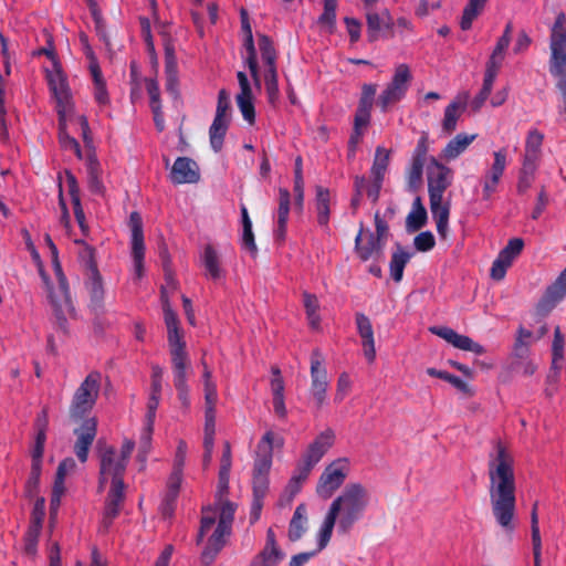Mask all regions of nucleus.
<instances>
[{"label": "nucleus", "instance_id": "7ed1b4c3", "mask_svg": "<svg viewBox=\"0 0 566 566\" xmlns=\"http://www.w3.org/2000/svg\"><path fill=\"white\" fill-rule=\"evenodd\" d=\"M134 448L135 442L126 439L119 451L111 446L99 450L98 491L107 490L102 518L104 530L111 526L123 507L126 489L124 475Z\"/></svg>", "mask_w": 566, "mask_h": 566}, {"label": "nucleus", "instance_id": "4c0bfd02", "mask_svg": "<svg viewBox=\"0 0 566 566\" xmlns=\"http://www.w3.org/2000/svg\"><path fill=\"white\" fill-rule=\"evenodd\" d=\"M390 161V151L381 146L376 148L373 166L370 168V178L377 181H384Z\"/></svg>", "mask_w": 566, "mask_h": 566}, {"label": "nucleus", "instance_id": "b1692460", "mask_svg": "<svg viewBox=\"0 0 566 566\" xmlns=\"http://www.w3.org/2000/svg\"><path fill=\"white\" fill-rule=\"evenodd\" d=\"M334 442L335 432L333 429L327 428L317 434L316 438L308 444L302 458L316 465L327 453V451L334 446Z\"/></svg>", "mask_w": 566, "mask_h": 566}, {"label": "nucleus", "instance_id": "393cba45", "mask_svg": "<svg viewBox=\"0 0 566 566\" xmlns=\"http://www.w3.org/2000/svg\"><path fill=\"white\" fill-rule=\"evenodd\" d=\"M355 323L357 333L361 338L364 356L369 363H374L376 359V347L371 322L364 313H356Z\"/></svg>", "mask_w": 566, "mask_h": 566}, {"label": "nucleus", "instance_id": "dca6fc26", "mask_svg": "<svg viewBox=\"0 0 566 566\" xmlns=\"http://www.w3.org/2000/svg\"><path fill=\"white\" fill-rule=\"evenodd\" d=\"M493 163L490 168L485 170L481 178L482 198L490 200L493 193L496 192L500 181L504 175L507 166V153L505 148L499 149L493 153Z\"/></svg>", "mask_w": 566, "mask_h": 566}, {"label": "nucleus", "instance_id": "2f4dec72", "mask_svg": "<svg viewBox=\"0 0 566 566\" xmlns=\"http://www.w3.org/2000/svg\"><path fill=\"white\" fill-rule=\"evenodd\" d=\"M85 290L90 296V307L97 312L103 308L104 303V285L103 279L97 269L85 273Z\"/></svg>", "mask_w": 566, "mask_h": 566}, {"label": "nucleus", "instance_id": "69168bd1", "mask_svg": "<svg viewBox=\"0 0 566 566\" xmlns=\"http://www.w3.org/2000/svg\"><path fill=\"white\" fill-rule=\"evenodd\" d=\"M272 378L270 381V388L273 398L284 397V380L281 375V370L277 367H272L271 369Z\"/></svg>", "mask_w": 566, "mask_h": 566}, {"label": "nucleus", "instance_id": "3c124183", "mask_svg": "<svg viewBox=\"0 0 566 566\" xmlns=\"http://www.w3.org/2000/svg\"><path fill=\"white\" fill-rule=\"evenodd\" d=\"M283 552L262 549L253 557L250 566H277L284 558Z\"/></svg>", "mask_w": 566, "mask_h": 566}, {"label": "nucleus", "instance_id": "79ce46f5", "mask_svg": "<svg viewBox=\"0 0 566 566\" xmlns=\"http://www.w3.org/2000/svg\"><path fill=\"white\" fill-rule=\"evenodd\" d=\"M229 127V119L213 118L209 128L211 148L218 153L222 149L224 136Z\"/></svg>", "mask_w": 566, "mask_h": 566}, {"label": "nucleus", "instance_id": "1a4fd4ad", "mask_svg": "<svg viewBox=\"0 0 566 566\" xmlns=\"http://www.w3.org/2000/svg\"><path fill=\"white\" fill-rule=\"evenodd\" d=\"M258 45L262 62L265 65L264 84L268 101L271 105H275L280 97L276 69V50L271 39L264 34L259 35Z\"/></svg>", "mask_w": 566, "mask_h": 566}, {"label": "nucleus", "instance_id": "0e129e2a", "mask_svg": "<svg viewBox=\"0 0 566 566\" xmlns=\"http://www.w3.org/2000/svg\"><path fill=\"white\" fill-rule=\"evenodd\" d=\"M337 0H324V11L319 17V22L329 27L335 24Z\"/></svg>", "mask_w": 566, "mask_h": 566}, {"label": "nucleus", "instance_id": "6e6d98bb", "mask_svg": "<svg viewBox=\"0 0 566 566\" xmlns=\"http://www.w3.org/2000/svg\"><path fill=\"white\" fill-rule=\"evenodd\" d=\"M154 424L155 422H149L147 420H144V426L140 431L139 436V454L142 461L146 460V457L150 450L151 447V438L154 432Z\"/></svg>", "mask_w": 566, "mask_h": 566}, {"label": "nucleus", "instance_id": "37998d69", "mask_svg": "<svg viewBox=\"0 0 566 566\" xmlns=\"http://www.w3.org/2000/svg\"><path fill=\"white\" fill-rule=\"evenodd\" d=\"M533 333L524 327L517 329V335L513 346V356L515 359H524L530 356V346Z\"/></svg>", "mask_w": 566, "mask_h": 566}, {"label": "nucleus", "instance_id": "de8ad7c7", "mask_svg": "<svg viewBox=\"0 0 566 566\" xmlns=\"http://www.w3.org/2000/svg\"><path fill=\"white\" fill-rule=\"evenodd\" d=\"M201 365L203 368L202 382H203V391H205V402H209L210 405H217L218 391H217V384L212 377V371L208 367L205 359L201 360Z\"/></svg>", "mask_w": 566, "mask_h": 566}, {"label": "nucleus", "instance_id": "f3484780", "mask_svg": "<svg viewBox=\"0 0 566 566\" xmlns=\"http://www.w3.org/2000/svg\"><path fill=\"white\" fill-rule=\"evenodd\" d=\"M524 241L521 238L510 239L507 244L499 252L496 259L493 261L490 275L495 281H501L505 277L507 269L512 265L513 261L522 253Z\"/></svg>", "mask_w": 566, "mask_h": 566}, {"label": "nucleus", "instance_id": "a211bd4d", "mask_svg": "<svg viewBox=\"0 0 566 566\" xmlns=\"http://www.w3.org/2000/svg\"><path fill=\"white\" fill-rule=\"evenodd\" d=\"M199 263L203 270L202 274L207 280L219 282L226 279L227 270L223 266L222 258L212 244H206L202 248Z\"/></svg>", "mask_w": 566, "mask_h": 566}, {"label": "nucleus", "instance_id": "412c9836", "mask_svg": "<svg viewBox=\"0 0 566 566\" xmlns=\"http://www.w3.org/2000/svg\"><path fill=\"white\" fill-rule=\"evenodd\" d=\"M237 78L240 86V92L235 96L237 105L243 116V119L249 124H253L255 120V109L251 83L247 74L242 71L237 73Z\"/></svg>", "mask_w": 566, "mask_h": 566}, {"label": "nucleus", "instance_id": "4468645a", "mask_svg": "<svg viewBox=\"0 0 566 566\" xmlns=\"http://www.w3.org/2000/svg\"><path fill=\"white\" fill-rule=\"evenodd\" d=\"M128 226L130 229V255L133 260V270L137 279L144 275L145 241L143 230V219L137 211L129 214Z\"/></svg>", "mask_w": 566, "mask_h": 566}, {"label": "nucleus", "instance_id": "e2e57ef3", "mask_svg": "<svg viewBox=\"0 0 566 566\" xmlns=\"http://www.w3.org/2000/svg\"><path fill=\"white\" fill-rule=\"evenodd\" d=\"M427 221L426 209L411 210L407 217V228L410 231H417L421 229Z\"/></svg>", "mask_w": 566, "mask_h": 566}, {"label": "nucleus", "instance_id": "a18cd8bd", "mask_svg": "<svg viewBox=\"0 0 566 566\" xmlns=\"http://www.w3.org/2000/svg\"><path fill=\"white\" fill-rule=\"evenodd\" d=\"M430 210L436 221L438 233L446 238L449 228L450 205L446 202V205L430 206Z\"/></svg>", "mask_w": 566, "mask_h": 566}, {"label": "nucleus", "instance_id": "c85d7f7f", "mask_svg": "<svg viewBox=\"0 0 566 566\" xmlns=\"http://www.w3.org/2000/svg\"><path fill=\"white\" fill-rule=\"evenodd\" d=\"M291 209V193L286 188L279 189V206L274 213L275 227L274 237L284 240L286 235L287 221Z\"/></svg>", "mask_w": 566, "mask_h": 566}, {"label": "nucleus", "instance_id": "603ef678", "mask_svg": "<svg viewBox=\"0 0 566 566\" xmlns=\"http://www.w3.org/2000/svg\"><path fill=\"white\" fill-rule=\"evenodd\" d=\"M544 135L538 129H531L527 133L525 140V156H532L539 158Z\"/></svg>", "mask_w": 566, "mask_h": 566}, {"label": "nucleus", "instance_id": "c03bdc74", "mask_svg": "<svg viewBox=\"0 0 566 566\" xmlns=\"http://www.w3.org/2000/svg\"><path fill=\"white\" fill-rule=\"evenodd\" d=\"M22 235H23V239H24V242H25V247L28 249V251L30 252L31 254V258L33 260V262L38 265L39 268V273H40V276L45 285V289H46V296L49 295V286H55L49 279L48 274L44 272L43 270V263H42V260H41V256H40V253L38 252L32 239H31V235L29 233L28 230H23L22 231Z\"/></svg>", "mask_w": 566, "mask_h": 566}, {"label": "nucleus", "instance_id": "864d4df0", "mask_svg": "<svg viewBox=\"0 0 566 566\" xmlns=\"http://www.w3.org/2000/svg\"><path fill=\"white\" fill-rule=\"evenodd\" d=\"M59 140L63 149L73 151L77 158H82V151L78 142L69 135L65 127V117H60Z\"/></svg>", "mask_w": 566, "mask_h": 566}, {"label": "nucleus", "instance_id": "7c9ffc66", "mask_svg": "<svg viewBox=\"0 0 566 566\" xmlns=\"http://www.w3.org/2000/svg\"><path fill=\"white\" fill-rule=\"evenodd\" d=\"M88 71L93 81V95L94 101L99 107L109 105L111 98L106 86V81L103 76L98 61L92 55L91 62H88Z\"/></svg>", "mask_w": 566, "mask_h": 566}, {"label": "nucleus", "instance_id": "20e7f679", "mask_svg": "<svg viewBox=\"0 0 566 566\" xmlns=\"http://www.w3.org/2000/svg\"><path fill=\"white\" fill-rule=\"evenodd\" d=\"M370 502L368 490L360 483H348L331 503L318 531V549H324L333 534H348L359 522Z\"/></svg>", "mask_w": 566, "mask_h": 566}, {"label": "nucleus", "instance_id": "2eb2a0df", "mask_svg": "<svg viewBox=\"0 0 566 566\" xmlns=\"http://www.w3.org/2000/svg\"><path fill=\"white\" fill-rule=\"evenodd\" d=\"M284 439L274 434L273 431H266L256 446L253 474L269 475L272 467L273 449L281 448Z\"/></svg>", "mask_w": 566, "mask_h": 566}, {"label": "nucleus", "instance_id": "680f3d73", "mask_svg": "<svg viewBox=\"0 0 566 566\" xmlns=\"http://www.w3.org/2000/svg\"><path fill=\"white\" fill-rule=\"evenodd\" d=\"M230 95L226 90H220L218 94V104L216 109L214 118L229 119L230 120Z\"/></svg>", "mask_w": 566, "mask_h": 566}, {"label": "nucleus", "instance_id": "ddd939ff", "mask_svg": "<svg viewBox=\"0 0 566 566\" xmlns=\"http://www.w3.org/2000/svg\"><path fill=\"white\" fill-rule=\"evenodd\" d=\"M48 83L56 101L57 114L65 117L72 111V94L65 74L57 62L48 71Z\"/></svg>", "mask_w": 566, "mask_h": 566}, {"label": "nucleus", "instance_id": "4d7b16f0", "mask_svg": "<svg viewBox=\"0 0 566 566\" xmlns=\"http://www.w3.org/2000/svg\"><path fill=\"white\" fill-rule=\"evenodd\" d=\"M294 195H295V203L302 208L304 201V180H303V168H302V158L297 157L295 159V169H294Z\"/></svg>", "mask_w": 566, "mask_h": 566}, {"label": "nucleus", "instance_id": "bf43d9fd", "mask_svg": "<svg viewBox=\"0 0 566 566\" xmlns=\"http://www.w3.org/2000/svg\"><path fill=\"white\" fill-rule=\"evenodd\" d=\"M353 386V381L347 373H342L337 379L336 392L334 396V401L336 403L342 402L345 397L348 395Z\"/></svg>", "mask_w": 566, "mask_h": 566}, {"label": "nucleus", "instance_id": "6ab92c4d", "mask_svg": "<svg viewBox=\"0 0 566 566\" xmlns=\"http://www.w3.org/2000/svg\"><path fill=\"white\" fill-rule=\"evenodd\" d=\"M384 244L373 232L365 233L363 223L355 238V252L358 258L366 262L368 260L378 261L382 256Z\"/></svg>", "mask_w": 566, "mask_h": 566}, {"label": "nucleus", "instance_id": "f704fd0d", "mask_svg": "<svg viewBox=\"0 0 566 566\" xmlns=\"http://www.w3.org/2000/svg\"><path fill=\"white\" fill-rule=\"evenodd\" d=\"M476 134L460 133L455 135L442 149V157L447 160H453L463 154L467 148L475 140Z\"/></svg>", "mask_w": 566, "mask_h": 566}, {"label": "nucleus", "instance_id": "09e8293b", "mask_svg": "<svg viewBox=\"0 0 566 566\" xmlns=\"http://www.w3.org/2000/svg\"><path fill=\"white\" fill-rule=\"evenodd\" d=\"M201 365L203 368L202 382H203V391H205V402H209L210 405H217L218 391H217V384L212 377V371L208 367L205 359L201 360Z\"/></svg>", "mask_w": 566, "mask_h": 566}, {"label": "nucleus", "instance_id": "6e6552de", "mask_svg": "<svg viewBox=\"0 0 566 566\" xmlns=\"http://www.w3.org/2000/svg\"><path fill=\"white\" fill-rule=\"evenodd\" d=\"M412 81L410 67L400 63L395 67L394 75L377 98V106L382 113L405 98Z\"/></svg>", "mask_w": 566, "mask_h": 566}, {"label": "nucleus", "instance_id": "a878e982", "mask_svg": "<svg viewBox=\"0 0 566 566\" xmlns=\"http://www.w3.org/2000/svg\"><path fill=\"white\" fill-rule=\"evenodd\" d=\"M167 339L171 358V367L191 366L186 342L179 327L167 329Z\"/></svg>", "mask_w": 566, "mask_h": 566}, {"label": "nucleus", "instance_id": "49530a36", "mask_svg": "<svg viewBox=\"0 0 566 566\" xmlns=\"http://www.w3.org/2000/svg\"><path fill=\"white\" fill-rule=\"evenodd\" d=\"M201 365L203 368L202 382H203V391H205V402H209L210 405H217L218 391H217V384L212 377V371L208 367L205 359L201 360Z\"/></svg>", "mask_w": 566, "mask_h": 566}, {"label": "nucleus", "instance_id": "4be33fe9", "mask_svg": "<svg viewBox=\"0 0 566 566\" xmlns=\"http://www.w3.org/2000/svg\"><path fill=\"white\" fill-rule=\"evenodd\" d=\"M169 178L175 185L196 184L200 179L199 166L189 157H178L171 166Z\"/></svg>", "mask_w": 566, "mask_h": 566}, {"label": "nucleus", "instance_id": "bb28decb", "mask_svg": "<svg viewBox=\"0 0 566 566\" xmlns=\"http://www.w3.org/2000/svg\"><path fill=\"white\" fill-rule=\"evenodd\" d=\"M367 34L370 42L377 41L384 30H391L394 27L392 18L388 9L380 13L366 9Z\"/></svg>", "mask_w": 566, "mask_h": 566}, {"label": "nucleus", "instance_id": "72a5a7b5", "mask_svg": "<svg viewBox=\"0 0 566 566\" xmlns=\"http://www.w3.org/2000/svg\"><path fill=\"white\" fill-rule=\"evenodd\" d=\"M190 368L191 366L171 367L174 386L185 411H188L191 405L190 387L188 385Z\"/></svg>", "mask_w": 566, "mask_h": 566}, {"label": "nucleus", "instance_id": "0eeeda50", "mask_svg": "<svg viewBox=\"0 0 566 566\" xmlns=\"http://www.w3.org/2000/svg\"><path fill=\"white\" fill-rule=\"evenodd\" d=\"M101 380L102 374L93 370L80 384L70 405L72 419H82L93 409L101 390Z\"/></svg>", "mask_w": 566, "mask_h": 566}, {"label": "nucleus", "instance_id": "9b49d317", "mask_svg": "<svg viewBox=\"0 0 566 566\" xmlns=\"http://www.w3.org/2000/svg\"><path fill=\"white\" fill-rule=\"evenodd\" d=\"M427 181L430 206L446 205L443 195L452 182V170L431 157L427 165Z\"/></svg>", "mask_w": 566, "mask_h": 566}, {"label": "nucleus", "instance_id": "473e14b6", "mask_svg": "<svg viewBox=\"0 0 566 566\" xmlns=\"http://www.w3.org/2000/svg\"><path fill=\"white\" fill-rule=\"evenodd\" d=\"M469 101V93L464 92L459 94L444 109L443 119L441 123L442 130L446 134H451L457 129L458 119L464 112Z\"/></svg>", "mask_w": 566, "mask_h": 566}, {"label": "nucleus", "instance_id": "f8f14e48", "mask_svg": "<svg viewBox=\"0 0 566 566\" xmlns=\"http://www.w3.org/2000/svg\"><path fill=\"white\" fill-rule=\"evenodd\" d=\"M329 380L324 358L319 349H314L311 354V387L310 394L316 409H321L327 399Z\"/></svg>", "mask_w": 566, "mask_h": 566}, {"label": "nucleus", "instance_id": "aec40b11", "mask_svg": "<svg viewBox=\"0 0 566 566\" xmlns=\"http://www.w3.org/2000/svg\"><path fill=\"white\" fill-rule=\"evenodd\" d=\"M430 332L461 350L472 352L475 355H483L485 353V349L482 345L475 343L469 336L458 334L450 327L433 326L430 327Z\"/></svg>", "mask_w": 566, "mask_h": 566}, {"label": "nucleus", "instance_id": "13d9d810", "mask_svg": "<svg viewBox=\"0 0 566 566\" xmlns=\"http://www.w3.org/2000/svg\"><path fill=\"white\" fill-rule=\"evenodd\" d=\"M377 92V85L373 83H365L361 86V94L358 102V108L371 111L375 95Z\"/></svg>", "mask_w": 566, "mask_h": 566}, {"label": "nucleus", "instance_id": "a19ab883", "mask_svg": "<svg viewBox=\"0 0 566 566\" xmlns=\"http://www.w3.org/2000/svg\"><path fill=\"white\" fill-rule=\"evenodd\" d=\"M411 254L405 251L400 245L392 253L389 263L390 275L395 282H400L403 275L406 264L409 262Z\"/></svg>", "mask_w": 566, "mask_h": 566}, {"label": "nucleus", "instance_id": "ea45409f", "mask_svg": "<svg viewBox=\"0 0 566 566\" xmlns=\"http://www.w3.org/2000/svg\"><path fill=\"white\" fill-rule=\"evenodd\" d=\"M488 0H469L463 9L460 27L463 31L470 30L473 21L483 12Z\"/></svg>", "mask_w": 566, "mask_h": 566}, {"label": "nucleus", "instance_id": "338daca9", "mask_svg": "<svg viewBox=\"0 0 566 566\" xmlns=\"http://www.w3.org/2000/svg\"><path fill=\"white\" fill-rule=\"evenodd\" d=\"M436 240L430 231H423L416 235L413 245L418 251L427 252L434 247Z\"/></svg>", "mask_w": 566, "mask_h": 566}, {"label": "nucleus", "instance_id": "774afa93", "mask_svg": "<svg viewBox=\"0 0 566 566\" xmlns=\"http://www.w3.org/2000/svg\"><path fill=\"white\" fill-rule=\"evenodd\" d=\"M314 467L315 464L310 463V461H306L304 458H301L291 478L303 484Z\"/></svg>", "mask_w": 566, "mask_h": 566}, {"label": "nucleus", "instance_id": "9d476101", "mask_svg": "<svg viewBox=\"0 0 566 566\" xmlns=\"http://www.w3.org/2000/svg\"><path fill=\"white\" fill-rule=\"evenodd\" d=\"M350 471V462L347 458H338L327 464L322 472L317 485L316 493L328 499L333 493L342 486Z\"/></svg>", "mask_w": 566, "mask_h": 566}, {"label": "nucleus", "instance_id": "8fccbe9b", "mask_svg": "<svg viewBox=\"0 0 566 566\" xmlns=\"http://www.w3.org/2000/svg\"><path fill=\"white\" fill-rule=\"evenodd\" d=\"M537 505L535 504L531 515V528H532V544H533V555H534V566H541V556H542V539L538 527V517H537Z\"/></svg>", "mask_w": 566, "mask_h": 566}, {"label": "nucleus", "instance_id": "39448f33", "mask_svg": "<svg viewBox=\"0 0 566 566\" xmlns=\"http://www.w3.org/2000/svg\"><path fill=\"white\" fill-rule=\"evenodd\" d=\"M44 241L50 249L52 265L56 277L55 286H49L48 301L51 305L55 325L64 334L69 333V321L76 317V311L73 305L67 280L63 273L59 261V251L49 234H45Z\"/></svg>", "mask_w": 566, "mask_h": 566}, {"label": "nucleus", "instance_id": "5701e85b", "mask_svg": "<svg viewBox=\"0 0 566 566\" xmlns=\"http://www.w3.org/2000/svg\"><path fill=\"white\" fill-rule=\"evenodd\" d=\"M97 422L95 418H87L78 429H75L77 440L74 446V452L77 459L84 463L88 457V450L96 437Z\"/></svg>", "mask_w": 566, "mask_h": 566}, {"label": "nucleus", "instance_id": "5fc2aeb1", "mask_svg": "<svg viewBox=\"0 0 566 566\" xmlns=\"http://www.w3.org/2000/svg\"><path fill=\"white\" fill-rule=\"evenodd\" d=\"M75 244L80 245L78 260L85 268L86 272H91L93 269H97L95 263V251L94 249L85 243L83 240H75Z\"/></svg>", "mask_w": 566, "mask_h": 566}, {"label": "nucleus", "instance_id": "423d86ee", "mask_svg": "<svg viewBox=\"0 0 566 566\" xmlns=\"http://www.w3.org/2000/svg\"><path fill=\"white\" fill-rule=\"evenodd\" d=\"M549 49V73L562 95L558 112L566 114V15L563 12L557 14L552 27Z\"/></svg>", "mask_w": 566, "mask_h": 566}, {"label": "nucleus", "instance_id": "cd10ccee", "mask_svg": "<svg viewBox=\"0 0 566 566\" xmlns=\"http://www.w3.org/2000/svg\"><path fill=\"white\" fill-rule=\"evenodd\" d=\"M241 14H242V28L245 31L244 48H245L247 53L244 56V62L250 70V73H251V76H252V80L254 82L256 90H260L261 88V77H260V72H259V67H258L256 51H255V46H254V42H253L252 31H251L250 24L248 22L245 12L242 11Z\"/></svg>", "mask_w": 566, "mask_h": 566}, {"label": "nucleus", "instance_id": "f03ea898", "mask_svg": "<svg viewBox=\"0 0 566 566\" xmlns=\"http://www.w3.org/2000/svg\"><path fill=\"white\" fill-rule=\"evenodd\" d=\"M490 501L497 524L513 532L515 515V473L513 455L502 443H496L488 461Z\"/></svg>", "mask_w": 566, "mask_h": 566}, {"label": "nucleus", "instance_id": "c9c22d12", "mask_svg": "<svg viewBox=\"0 0 566 566\" xmlns=\"http://www.w3.org/2000/svg\"><path fill=\"white\" fill-rule=\"evenodd\" d=\"M315 196V209L317 213V222L321 227L328 228L329 222V202H331V193L329 190L317 186Z\"/></svg>", "mask_w": 566, "mask_h": 566}, {"label": "nucleus", "instance_id": "f257e3e1", "mask_svg": "<svg viewBox=\"0 0 566 566\" xmlns=\"http://www.w3.org/2000/svg\"><path fill=\"white\" fill-rule=\"evenodd\" d=\"M229 476L230 472H227V469L219 471L214 503L202 509L197 544H200L205 535L216 526L212 534L207 538L200 554V563L203 566H210L214 563L232 534L237 504L228 499Z\"/></svg>", "mask_w": 566, "mask_h": 566}, {"label": "nucleus", "instance_id": "58836bf2", "mask_svg": "<svg viewBox=\"0 0 566 566\" xmlns=\"http://www.w3.org/2000/svg\"><path fill=\"white\" fill-rule=\"evenodd\" d=\"M303 305L306 313L308 325L313 329H319L321 316H319V302L315 294L304 292L303 293Z\"/></svg>", "mask_w": 566, "mask_h": 566}, {"label": "nucleus", "instance_id": "e433bc0d", "mask_svg": "<svg viewBox=\"0 0 566 566\" xmlns=\"http://www.w3.org/2000/svg\"><path fill=\"white\" fill-rule=\"evenodd\" d=\"M307 528V511L304 504L297 505L289 526V538L291 541L300 539Z\"/></svg>", "mask_w": 566, "mask_h": 566}, {"label": "nucleus", "instance_id": "c756f323", "mask_svg": "<svg viewBox=\"0 0 566 566\" xmlns=\"http://www.w3.org/2000/svg\"><path fill=\"white\" fill-rule=\"evenodd\" d=\"M566 297V268L558 274L555 281L549 284L539 302V307L552 311Z\"/></svg>", "mask_w": 566, "mask_h": 566}, {"label": "nucleus", "instance_id": "052dcab7", "mask_svg": "<svg viewBox=\"0 0 566 566\" xmlns=\"http://www.w3.org/2000/svg\"><path fill=\"white\" fill-rule=\"evenodd\" d=\"M42 527L36 525H29L24 536V548L29 555H35L38 539Z\"/></svg>", "mask_w": 566, "mask_h": 566}]
</instances>
